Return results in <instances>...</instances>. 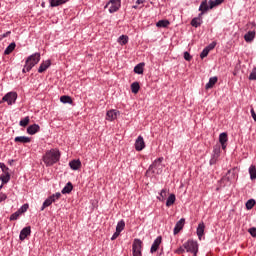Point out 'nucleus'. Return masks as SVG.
Here are the masks:
<instances>
[{
  "label": "nucleus",
  "instance_id": "f257e3e1",
  "mask_svg": "<svg viewBox=\"0 0 256 256\" xmlns=\"http://www.w3.org/2000/svg\"><path fill=\"white\" fill-rule=\"evenodd\" d=\"M60 159L61 151H59V149L57 148L46 151V153L43 156V161L46 167H53L55 163H59Z\"/></svg>",
  "mask_w": 256,
  "mask_h": 256
},
{
  "label": "nucleus",
  "instance_id": "f03ea898",
  "mask_svg": "<svg viewBox=\"0 0 256 256\" xmlns=\"http://www.w3.org/2000/svg\"><path fill=\"white\" fill-rule=\"evenodd\" d=\"M186 253H192L193 256H197L199 253V243L197 240L189 239L184 243Z\"/></svg>",
  "mask_w": 256,
  "mask_h": 256
},
{
  "label": "nucleus",
  "instance_id": "7ed1b4c3",
  "mask_svg": "<svg viewBox=\"0 0 256 256\" xmlns=\"http://www.w3.org/2000/svg\"><path fill=\"white\" fill-rule=\"evenodd\" d=\"M39 61H41L40 53H34L30 55L25 61L26 71H31V69H33L37 65V63H39Z\"/></svg>",
  "mask_w": 256,
  "mask_h": 256
},
{
  "label": "nucleus",
  "instance_id": "20e7f679",
  "mask_svg": "<svg viewBox=\"0 0 256 256\" xmlns=\"http://www.w3.org/2000/svg\"><path fill=\"white\" fill-rule=\"evenodd\" d=\"M148 171L155 173L156 175H161L163 173V157H159L153 161L149 166Z\"/></svg>",
  "mask_w": 256,
  "mask_h": 256
},
{
  "label": "nucleus",
  "instance_id": "39448f33",
  "mask_svg": "<svg viewBox=\"0 0 256 256\" xmlns=\"http://www.w3.org/2000/svg\"><path fill=\"white\" fill-rule=\"evenodd\" d=\"M142 249H143V241L141 239H134L133 244H132V253L133 256H143L142 254Z\"/></svg>",
  "mask_w": 256,
  "mask_h": 256
},
{
  "label": "nucleus",
  "instance_id": "423d86ee",
  "mask_svg": "<svg viewBox=\"0 0 256 256\" xmlns=\"http://www.w3.org/2000/svg\"><path fill=\"white\" fill-rule=\"evenodd\" d=\"M17 97V92L11 91L3 96L2 101H6L7 105H15L17 103Z\"/></svg>",
  "mask_w": 256,
  "mask_h": 256
},
{
  "label": "nucleus",
  "instance_id": "0eeeda50",
  "mask_svg": "<svg viewBox=\"0 0 256 256\" xmlns=\"http://www.w3.org/2000/svg\"><path fill=\"white\" fill-rule=\"evenodd\" d=\"M109 13H117L121 9V0H109L108 1Z\"/></svg>",
  "mask_w": 256,
  "mask_h": 256
},
{
  "label": "nucleus",
  "instance_id": "6e6552de",
  "mask_svg": "<svg viewBox=\"0 0 256 256\" xmlns=\"http://www.w3.org/2000/svg\"><path fill=\"white\" fill-rule=\"evenodd\" d=\"M119 115H121V112L117 109L108 110L106 113V121L113 122L117 117H119Z\"/></svg>",
  "mask_w": 256,
  "mask_h": 256
},
{
  "label": "nucleus",
  "instance_id": "1a4fd4ad",
  "mask_svg": "<svg viewBox=\"0 0 256 256\" xmlns=\"http://www.w3.org/2000/svg\"><path fill=\"white\" fill-rule=\"evenodd\" d=\"M134 147L136 151H143L145 149V140L143 139V136H138L135 140Z\"/></svg>",
  "mask_w": 256,
  "mask_h": 256
},
{
  "label": "nucleus",
  "instance_id": "9d476101",
  "mask_svg": "<svg viewBox=\"0 0 256 256\" xmlns=\"http://www.w3.org/2000/svg\"><path fill=\"white\" fill-rule=\"evenodd\" d=\"M29 235H31V226L24 227L20 231V235H19L20 241H25L27 237H29Z\"/></svg>",
  "mask_w": 256,
  "mask_h": 256
},
{
  "label": "nucleus",
  "instance_id": "9b49d317",
  "mask_svg": "<svg viewBox=\"0 0 256 256\" xmlns=\"http://www.w3.org/2000/svg\"><path fill=\"white\" fill-rule=\"evenodd\" d=\"M196 235L199 239V241H202L203 235H205V223L200 222L196 229Z\"/></svg>",
  "mask_w": 256,
  "mask_h": 256
},
{
  "label": "nucleus",
  "instance_id": "f8f14e48",
  "mask_svg": "<svg viewBox=\"0 0 256 256\" xmlns=\"http://www.w3.org/2000/svg\"><path fill=\"white\" fill-rule=\"evenodd\" d=\"M183 227H185V218H181L176 224L175 227L173 229V233L174 235H178L181 230L183 229Z\"/></svg>",
  "mask_w": 256,
  "mask_h": 256
},
{
  "label": "nucleus",
  "instance_id": "ddd939ff",
  "mask_svg": "<svg viewBox=\"0 0 256 256\" xmlns=\"http://www.w3.org/2000/svg\"><path fill=\"white\" fill-rule=\"evenodd\" d=\"M162 241H163V238L161 236H158L154 240V242H153V244L151 246L150 253H156V251H158L159 246L161 245Z\"/></svg>",
  "mask_w": 256,
  "mask_h": 256
},
{
  "label": "nucleus",
  "instance_id": "4468645a",
  "mask_svg": "<svg viewBox=\"0 0 256 256\" xmlns=\"http://www.w3.org/2000/svg\"><path fill=\"white\" fill-rule=\"evenodd\" d=\"M41 131V126L39 124H32L28 126L27 133L28 135H35L36 133H39Z\"/></svg>",
  "mask_w": 256,
  "mask_h": 256
},
{
  "label": "nucleus",
  "instance_id": "2eb2a0df",
  "mask_svg": "<svg viewBox=\"0 0 256 256\" xmlns=\"http://www.w3.org/2000/svg\"><path fill=\"white\" fill-rule=\"evenodd\" d=\"M69 167L72 171H79L81 169V160H72L69 162Z\"/></svg>",
  "mask_w": 256,
  "mask_h": 256
},
{
  "label": "nucleus",
  "instance_id": "dca6fc26",
  "mask_svg": "<svg viewBox=\"0 0 256 256\" xmlns=\"http://www.w3.org/2000/svg\"><path fill=\"white\" fill-rule=\"evenodd\" d=\"M50 67H51V60L43 61L38 68V73H45V70Z\"/></svg>",
  "mask_w": 256,
  "mask_h": 256
},
{
  "label": "nucleus",
  "instance_id": "f3484780",
  "mask_svg": "<svg viewBox=\"0 0 256 256\" xmlns=\"http://www.w3.org/2000/svg\"><path fill=\"white\" fill-rule=\"evenodd\" d=\"M0 181L2 182V185H6V183H9L11 181V174L9 172H4L0 175Z\"/></svg>",
  "mask_w": 256,
  "mask_h": 256
},
{
  "label": "nucleus",
  "instance_id": "a211bd4d",
  "mask_svg": "<svg viewBox=\"0 0 256 256\" xmlns=\"http://www.w3.org/2000/svg\"><path fill=\"white\" fill-rule=\"evenodd\" d=\"M15 143H31V138L27 136H17L14 138Z\"/></svg>",
  "mask_w": 256,
  "mask_h": 256
},
{
  "label": "nucleus",
  "instance_id": "6ab92c4d",
  "mask_svg": "<svg viewBox=\"0 0 256 256\" xmlns=\"http://www.w3.org/2000/svg\"><path fill=\"white\" fill-rule=\"evenodd\" d=\"M50 7H59V5H65L69 3V0H49Z\"/></svg>",
  "mask_w": 256,
  "mask_h": 256
},
{
  "label": "nucleus",
  "instance_id": "aec40b11",
  "mask_svg": "<svg viewBox=\"0 0 256 256\" xmlns=\"http://www.w3.org/2000/svg\"><path fill=\"white\" fill-rule=\"evenodd\" d=\"M15 47H17V44L15 42L10 43L4 50V55H11V53L15 51Z\"/></svg>",
  "mask_w": 256,
  "mask_h": 256
},
{
  "label": "nucleus",
  "instance_id": "412c9836",
  "mask_svg": "<svg viewBox=\"0 0 256 256\" xmlns=\"http://www.w3.org/2000/svg\"><path fill=\"white\" fill-rule=\"evenodd\" d=\"M144 67H145V63L143 62L137 64L134 67V73H136V75H143Z\"/></svg>",
  "mask_w": 256,
  "mask_h": 256
},
{
  "label": "nucleus",
  "instance_id": "4be33fe9",
  "mask_svg": "<svg viewBox=\"0 0 256 256\" xmlns=\"http://www.w3.org/2000/svg\"><path fill=\"white\" fill-rule=\"evenodd\" d=\"M73 191V184L71 182H68L64 188L62 189L61 193L62 195H67Z\"/></svg>",
  "mask_w": 256,
  "mask_h": 256
},
{
  "label": "nucleus",
  "instance_id": "5701e85b",
  "mask_svg": "<svg viewBox=\"0 0 256 256\" xmlns=\"http://www.w3.org/2000/svg\"><path fill=\"white\" fill-rule=\"evenodd\" d=\"M255 39V31H249L244 35L246 43H251Z\"/></svg>",
  "mask_w": 256,
  "mask_h": 256
},
{
  "label": "nucleus",
  "instance_id": "b1692460",
  "mask_svg": "<svg viewBox=\"0 0 256 256\" xmlns=\"http://www.w3.org/2000/svg\"><path fill=\"white\" fill-rule=\"evenodd\" d=\"M217 81H218V78L216 76L211 77L208 83L205 85V89H213Z\"/></svg>",
  "mask_w": 256,
  "mask_h": 256
},
{
  "label": "nucleus",
  "instance_id": "393cba45",
  "mask_svg": "<svg viewBox=\"0 0 256 256\" xmlns=\"http://www.w3.org/2000/svg\"><path fill=\"white\" fill-rule=\"evenodd\" d=\"M177 201L175 194H170L166 200V207H171Z\"/></svg>",
  "mask_w": 256,
  "mask_h": 256
},
{
  "label": "nucleus",
  "instance_id": "a878e982",
  "mask_svg": "<svg viewBox=\"0 0 256 256\" xmlns=\"http://www.w3.org/2000/svg\"><path fill=\"white\" fill-rule=\"evenodd\" d=\"M190 25L197 29V27H201V25H203V19L195 17L191 20Z\"/></svg>",
  "mask_w": 256,
  "mask_h": 256
},
{
  "label": "nucleus",
  "instance_id": "bb28decb",
  "mask_svg": "<svg viewBox=\"0 0 256 256\" xmlns=\"http://www.w3.org/2000/svg\"><path fill=\"white\" fill-rule=\"evenodd\" d=\"M169 25H170L169 20H159L156 23V27H158L160 29H165V28L169 27Z\"/></svg>",
  "mask_w": 256,
  "mask_h": 256
},
{
  "label": "nucleus",
  "instance_id": "cd10ccee",
  "mask_svg": "<svg viewBox=\"0 0 256 256\" xmlns=\"http://www.w3.org/2000/svg\"><path fill=\"white\" fill-rule=\"evenodd\" d=\"M61 103L73 105V98L71 96L63 95L60 97Z\"/></svg>",
  "mask_w": 256,
  "mask_h": 256
},
{
  "label": "nucleus",
  "instance_id": "c85d7f7f",
  "mask_svg": "<svg viewBox=\"0 0 256 256\" xmlns=\"http://www.w3.org/2000/svg\"><path fill=\"white\" fill-rule=\"evenodd\" d=\"M248 173L250 175L251 181H255V179H256V167H255V165H251L249 167Z\"/></svg>",
  "mask_w": 256,
  "mask_h": 256
},
{
  "label": "nucleus",
  "instance_id": "c756f323",
  "mask_svg": "<svg viewBox=\"0 0 256 256\" xmlns=\"http://www.w3.org/2000/svg\"><path fill=\"white\" fill-rule=\"evenodd\" d=\"M130 88L131 92L134 93V95H137V93H139V89H141V86L139 85V82H133Z\"/></svg>",
  "mask_w": 256,
  "mask_h": 256
},
{
  "label": "nucleus",
  "instance_id": "7c9ffc66",
  "mask_svg": "<svg viewBox=\"0 0 256 256\" xmlns=\"http://www.w3.org/2000/svg\"><path fill=\"white\" fill-rule=\"evenodd\" d=\"M157 199L158 201H165V199H167V189H162L160 192H159V196H157Z\"/></svg>",
  "mask_w": 256,
  "mask_h": 256
},
{
  "label": "nucleus",
  "instance_id": "2f4dec72",
  "mask_svg": "<svg viewBox=\"0 0 256 256\" xmlns=\"http://www.w3.org/2000/svg\"><path fill=\"white\" fill-rule=\"evenodd\" d=\"M124 229H125V220L118 221V223L116 225V231L118 233H121Z\"/></svg>",
  "mask_w": 256,
  "mask_h": 256
},
{
  "label": "nucleus",
  "instance_id": "473e14b6",
  "mask_svg": "<svg viewBox=\"0 0 256 256\" xmlns=\"http://www.w3.org/2000/svg\"><path fill=\"white\" fill-rule=\"evenodd\" d=\"M210 9L209 5H207V0L201 2L199 6V11H203V13H207V10Z\"/></svg>",
  "mask_w": 256,
  "mask_h": 256
},
{
  "label": "nucleus",
  "instance_id": "72a5a7b5",
  "mask_svg": "<svg viewBox=\"0 0 256 256\" xmlns=\"http://www.w3.org/2000/svg\"><path fill=\"white\" fill-rule=\"evenodd\" d=\"M227 141H229V137L227 135L226 132H222L220 135H219V143H227Z\"/></svg>",
  "mask_w": 256,
  "mask_h": 256
},
{
  "label": "nucleus",
  "instance_id": "f704fd0d",
  "mask_svg": "<svg viewBox=\"0 0 256 256\" xmlns=\"http://www.w3.org/2000/svg\"><path fill=\"white\" fill-rule=\"evenodd\" d=\"M118 43H120V45H127V43H129V37L126 35H121L118 38Z\"/></svg>",
  "mask_w": 256,
  "mask_h": 256
},
{
  "label": "nucleus",
  "instance_id": "c9c22d12",
  "mask_svg": "<svg viewBox=\"0 0 256 256\" xmlns=\"http://www.w3.org/2000/svg\"><path fill=\"white\" fill-rule=\"evenodd\" d=\"M255 199H249L247 202H246V209L248 210V211H251V209L253 208V207H255Z\"/></svg>",
  "mask_w": 256,
  "mask_h": 256
},
{
  "label": "nucleus",
  "instance_id": "e433bc0d",
  "mask_svg": "<svg viewBox=\"0 0 256 256\" xmlns=\"http://www.w3.org/2000/svg\"><path fill=\"white\" fill-rule=\"evenodd\" d=\"M29 121V116H26L24 119H21L19 122L20 127H27V125H29Z\"/></svg>",
  "mask_w": 256,
  "mask_h": 256
},
{
  "label": "nucleus",
  "instance_id": "4c0bfd02",
  "mask_svg": "<svg viewBox=\"0 0 256 256\" xmlns=\"http://www.w3.org/2000/svg\"><path fill=\"white\" fill-rule=\"evenodd\" d=\"M19 217H21V212H19L17 210L12 215H10V221H17V219H19Z\"/></svg>",
  "mask_w": 256,
  "mask_h": 256
},
{
  "label": "nucleus",
  "instance_id": "58836bf2",
  "mask_svg": "<svg viewBox=\"0 0 256 256\" xmlns=\"http://www.w3.org/2000/svg\"><path fill=\"white\" fill-rule=\"evenodd\" d=\"M27 209H29V204H24L18 209V212L23 215V213H27Z\"/></svg>",
  "mask_w": 256,
  "mask_h": 256
},
{
  "label": "nucleus",
  "instance_id": "ea45409f",
  "mask_svg": "<svg viewBox=\"0 0 256 256\" xmlns=\"http://www.w3.org/2000/svg\"><path fill=\"white\" fill-rule=\"evenodd\" d=\"M52 201L55 203V201H59V199H61V193L60 192H56L55 194H52L51 196H49Z\"/></svg>",
  "mask_w": 256,
  "mask_h": 256
},
{
  "label": "nucleus",
  "instance_id": "a19ab883",
  "mask_svg": "<svg viewBox=\"0 0 256 256\" xmlns=\"http://www.w3.org/2000/svg\"><path fill=\"white\" fill-rule=\"evenodd\" d=\"M185 251H187L185 249V244H183L182 246H180L178 249L175 250V253L177 255H183V253H185Z\"/></svg>",
  "mask_w": 256,
  "mask_h": 256
},
{
  "label": "nucleus",
  "instance_id": "79ce46f5",
  "mask_svg": "<svg viewBox=\"0 0 256 256\" xmlns=\"http://www.w3.org/2000/svg\"><path fill=\"white\" fill-rule=\"evenodd\" d=\"M248 79L250 81H256V67L252 69V72L250 73Z\"/></svg>",
  "mask_w": 256,
  "mask_h": 256
},
{
  "label": "nucleus",
  "instance_id": "37998d69",
  "mask_svg": "<svg viewBox=\"0 0 256 256\" xmlns=\"http://www.w3.org/2000/svg\"><path fill=\"white\" fill-rule=\"evenodd\" d=\"M53 200L50 198V197H48L44 202H43V204H44V207H51V205H53Z\"/></svg>",
  "mask_w": 256,
  "mask_h": 256
},
{
  "label": "nucleus",
  "instance_id": "c03bdc74",
  "mask_svg": "<svg viewBox=\"0 0 256 256\" xmlns=\"http://www.w3.org/2000/svg\"><path fill=\"white\" fill-rule=\"evenodd\" d=\"M0 169H1L2 173H8L9 172V167H7L5 165V163H3V162H0Z\"/></svg>",
  "mask_w": 256,
  "mask_h": 256
},
{
  "label": "nucleus",
  "instance_id": "a18cd8bd",
  "mask_svg": "<svg viewBox=\"0 0 256 256\" xmlns=\"http://www.w3.org/2000/svg\"><path fill=\"white\" fill-rule=\"evenodd\" d=\"M209 50L205 47L202 52L200 53V58L205 59V57H207V55H209Z\"/></svg>",
  "mask_w": 256,
  "mask_h": 256
},
{
  "label": "nucleus",
  "instance_id": "49530a36",
  "mask_svg": "<svg viewBox=\"0 0 256 256\" xmlns=\"http://www.w3.org/2000/svg\"><path fill=\"white\" fill-rule=\"evenodd\" d=\"M215 47H217V42H212L210 43L208 46H206V48L209 50V51H213V49H215Z\"/></svg>",
  "mask_w": 256,
  "mask_h": 256
},
{
  "label": "nucleus",
  "instance_id": "de8ad7c7",
  "mask_svg": "<svg viewBox=\"0 0 256 256\" xmlns=\"http://www.w3.org/2000/svg\"><path fill=\"white\" fill-rule=\"evenodd\" d=\"M184 59H185V61H191V59H193V57L191 56V54L189 52H184Z\"/></svg>",
  "mask_w": 256,
  "mask_h": 256
},
{
  "label": "nucleus",
  "instance_id": "09e8293b",
  "mask_svg": "<svg viewBox=\"0 0 256 256\" xmlns=\"http://www.w3.org/2000/svg\"><path fill=\"white\" fill-rule=\"evenodd\" d=\"M7 199V194L0 192V203H3Z\"/></svg>",
  "mask_w": 256,
  "mask_h": 256
},
{
  "label": "nucleus",
  "instance_id": "8fccbe9b",
  "mask_svg": "<svg viewBox=\"0 0 256 256\" xmlns=\"http://www.w3.org/2000/svg\"><path fill=\"white\" fill-rule=\"evenodd\" d=\"M208 4H209L208 7L210 9H213L214 7H217V4H215V0H209Z\"/></svg>",
  "mask_w": 256,
  "mask_h": 256
},
{
  "label": "nucleus",
  "instance_id": "3c124183",
  "mask_svg": "<svg viewBox=\"0 0 256 256\" xmlns=\"http://www.w3.org/2000/svg\"><path fill=\"white\" fill-rule=\"evenodd\" d=\"M249 233L251 236L256 237V228L255 227L250 228Z\"/></svg>",
  "mask_w": 256,
  "mask_h": 256
},
{
  "label": "nucleus",
  "instance_id": "603ef678",
  "mask_svg": "<svg viewBox=\"0 0 256 256\" xmlns=\"http://www.w3.org/2000/svg\"><path fill=\"white\" fill-rule=\"evenodd\" d=\"M119 235H121V232H118V231L116 230V233H114V234L112 235V237H111V241H115V239H117V237H119Z\"/></svg>",
  "mask_w": 256,
  "mask_h": 256
},
{
  "label": "nucleus",
  "instance_id": "864d4df0",
  "mask_svg": "<svg viewBox=\"0 0 256 256\" xmlns=\"http://www.w3.org/2000/svg\"><path fill=\"white\" fill-rule=\"evenodd\" d=\"M9 35H11V31H7L6 33L0 35V41L5 39V37H8Z\"/></svg>",
  "mask_w": 256,
  "mask_h": 256
},
{
  "label": "nucleus",
  "instance_id": "5fc2aeb1",
  "mask_svg": "<svg viewBox=\"0 0 256 256\" xmlns=\"http://www.w3.org/2000/svg\"><path fill=\"white\" fill-rule=\"evenodd\" d=\"M250 113H251L252 119L256 122V113H255V110L253 108L250 110Z\"/></svg>",
  "mask_w": 256,
  "mask_h": 256
},
{
  "label": "nucleus",
  "instance_id": "6e6d98bb",
  "mask_svg": "<svg viewBox=\"0 0 256 256\" xmlns=\"http://www.w3.org/2000/svg\"><path fill=\"white\" fill-rule=\"evenodd\" d=\"M214 154L219 157V153H221V150L219 148H214Z\"/></svg>",
  "mask_w": 256,
  "mask_h": 256
},
{
  "label": "nucleus",
  "instance_id": "4d7b16f0",
  "mask_svg": "<svg viewBox=\"0 0 256 256\" xmlns=\"http://www.w3.org/2000/svg\"><path fill=\"white\" fill-rule=\"evenodd\" d=\"M223 1H225V0H214L216 7L221 5V3H223Z\"/></svg>",
  "mask_w": 256,
  "mask_h": 256
},
{
  "label": "nucleus",
  "instance_id": "13d9d810",
  "mask_svg": "<svg viewBox=\"0 0 256 256\" xmlns=\"http://www.w3.org/2000/svg\"><path fill=\"white\" fill-rule=\"evenodd\" d=\"M31 70H27V64L25 63L24 68L22 69V73H29Z\"/></svg>",
  "mask_w": 256,
  "mask_h": 256
},
{
  "label": "nucleus",
  "instance_id": "bf43d9fd",
  "mask_svg": "<svg viewBox=\"0 0 256 256\" xmlns=\"http://www.w3.org/2000/svg\"><path fill=\"white\" fill-rule=\"evenodd\" d=\"M205 12L201 11V13L198 14V16L196 17V19H203V14Z\"/></svg>",
  "mask_w": 256,
  "mask_h": 256
},
{
  "label": "nucleus",
  "instance_id": "052dcab7",
  "mask_svg": "<svg viewBox=\"0 0 256 256\" xmlns=\"http://www.w3.org/2000/svg\"><path fill=\"white\" fill-rule=\"evenodd\" d=\"M145 3V0H136V5H143Z\"/></svg>",
  "mask_w": 256,
  "mask_h": 256
},
{
  "label": "nucleus",
  "instance_id": "680f3d73",
  "mask_svg": "<svg viewBox=\"0 0 256 256\" xmlns=\"http://www.w3.org/2000/svg\"><path fill=\"white\" fill-rule=\"evenodd\" d=\"M223 150L227 149V143H220Z\"/></svg>",
  "mask_w": 256,
  "mask_h": 256
},
{
  "label": "nucleus",
  "instance_id": "e2e57ef3",
  "mask_svg": "<svg viewBox=\"0 0 256 256\" xmlns=\"http://www.w3.org/2000/svg\"><path fill=\"white\" fill-rule=\"evenodd\" d=\"M45 209H47V206H45V204H42L40 211H45Z\"/></svg>",
  "mask_w": 256,
  "mask_h": 256
},
{
  "label": "nucleus",
  "instance_id": "0e129e2a",
  "mask_svg": "<svg viewBox=\"0 0 256 256\" xmlns=\"http://www.w3.org/2000/svg\"><path fill=\"white\" fill-rule=\"evenodd\" d=\"M132 9H139V6L138 5H134V6H132Z\"/></svg>",
  "mask_w": 256,
  "mask_h": 256
},
{
  "label": "nucleus",
  "instance_id": "69168bd1",
  "mask_svg": "<svg viewBox=\"0 0 256 256\" xmlns=\"http://www.w3.org/2000/svg\"><path fill=\"white\" fill-rule=\"evenodd\" d=\"M109 2L104 6V9H107V7H109Z\"/></svg>",
  "mask_w": 256,
  "mask_h": 256
},
{
  "label": "nucleus",
  "instance_id": "338daca9",
  "mask_svg": "<svg viewBox=\"0 0 256 256\" xmlns=\"http://www.w3.org/2000/svg\"><path fill=\"white\" fill-rule=\"evenodd\" d=\"M1 103H6V101L0 100V105H1Z\"/></svg>",
  "mask_w": 256,
  "mask_h": 256
},
{
  "label": "nucleus",
  "instance_id": "774afa93",
  "mask_svg": "<svg viewBox=\"0 0 256 256\" xmlns=\"http://www.w3.org/2000/svg\"><path fill=\"white\" fill-rule=\"evenodd\" d=\"M3 185H4V184H1V185H0V189H3Z\"/></svg>",
  "mask_w": 256,
  "mask_h": 256
}]
</instances>
